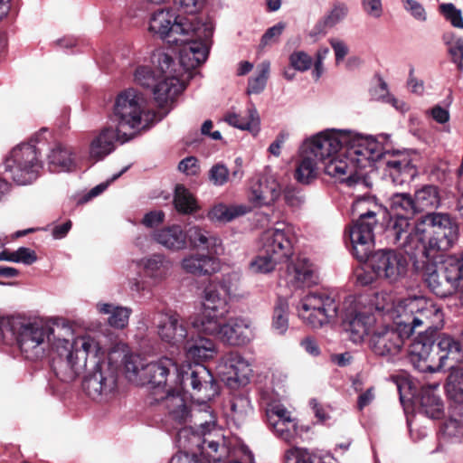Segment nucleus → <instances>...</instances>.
<instances>
[{"mask_svg":"<svg viewBox=\"0 0 463 463\" xmlns=\"http://www.w3.org/2000/svg\"><path fill=\"white\" fill-rule=\"evenodd\" d=\"M7 325L16 345L27 360L52 355L51 368L59 380H70L83 366L86 357L96 351L89 333L77 334L63 318L52 322L27 317H12Z\"/></svg>","mask_w":463,"mask_h":463,"instance_id":"nucleus-1","label":"nucleus"},{"mask_svg":"<svg viewBox=\"0 0 463 463\" xmlns=\"http://www.w3.org/2000/svg\"><path fill=\"white\" fill-rule=\"evenodd\" d=\"M414 197L395 193L390 198L391 217L385 229L389 243L402 249L411 259L419 256L434 259L439 251L449 250L458 237V227L446 213H432L412 226L409 221L417 209Z\"/></svg>","mask_w":463,"mask_h":463,"instance_id":"nucleus-2","label":"nucleus"},{"mask_svg":"<svg viewBox=\"0 0 463 463\" xmlns=\"http://www.w3.org/2000/svg\"><path fill=\"white\" fill-rule=\"evenodd\" d=\"M381 157L382 146L372 137L347 129L320 131V161L325 174L348 186L363 183V170Z\"/></svg>","mask_w":463,"mask_h":463,"instance_id":"nucleus-3","label":"nucleus"},{"mask_svg":"<svg viewBox=\"0 0 463 463\" xmlns=\"http://www.w3.org/2000/svg\"><path fill=\"white\" fill-rule=\"evenodd\" d=\"M182 390L175 387L154 398L164 411L163 425L166 431H176V442L180 449H193L200 447L203 451L226 453L222 443V434L216 429L211 410L205 407L190 409Z\"/></svg>","mask_w":463,"mask_h":463,"instance_id":"nucleus-4","label":"nucleus"},{"mask_svg":"<svg viewBox=\"0 0 463 463\" xmlns=\"http://www.w3.org/2000/svg\"><path fill=\"white\" fill-rule=\"evenodd\" d=\"M187 31H191V33L184 41L174 43L179 46V62L163 51L154 52V61L158 69L164 73H170L166 74V88H163L164 84L157 87L156 94L160 99L175 97L183 91L186 80L191 78V71L205 62L208 58L213 33V24L194 18V24Z\"/></svg>","mask_w":463,"mask_h":463,"instance_id":"nucleus-5","label":"nucleus"},{"mask_svg":"<svg viewBox=\"0 0 463 463\" xmlns=\"http://www.w3.org/2000/svg\"><path fill=\"white\" fill-rule=\"evenodd\" d=\"M377 223L376 213L367 210L359 214L358 220L346 232L354 256L359 261L369 260L373 271L378 278L396 282L408 269L407 258L394 250H380L372 253L374 246L373 228Z\"/></svg>","mask_w":463,"mask_h":463,"instance_id":"nucleus-6","label":"nucleus"},{"mask_svg":"<svg viewBox=\"0 0 463 463\" xmlns=\"http://www.w3.org/2000/svg\"><path fill=\"white\" fill-rule=\"evenodd\" d=\"M408 356L415 369L435 373L447 367L455 368L463 361L460 343L448 335H441L436 343L435 335L420 333L410 345Z\"/></svg>","mask_w":463,"mask_h":463,"instance_id":"nucleus-7","label":"nucleus"},{"mask_svg":"<svg viewBox=\"0 0 463 463\" xmlns=\"http://www.w3.org/2000/svg\"><path fill=\"white\" fill-rule=\"evenodd\" d=\"M125 369L130 382L148 385L155 397L177 387L180 365L172 358L164 356L146 363L139 355H130L126 359Z\"/></svg>","mask_w":463,"mask_h":463,"instance_id":"nucleus-8","label":"nucleus"},{"mask_svg":"<svg viewBox=\"0 0 463 463\" xmlns=\"http://www.w3.org/2000/svg\"><path fill=\"white\" fill-rule=\"evenodd\" d=\"M153 118L145 98L137 90L130 88L117 96L111 120L121 143L129 141L140 130L149 128Z\"/></svg>","mask_w":463,"mask_h":463,"instance_id":"nucleus-9","label":"nucleus"},{"mask_svg":"<svg viewBox=\"0 0 463 463\" xmlns=\"http://www.w3.org/2000/svg\"><path fill=\"white\" fill-rule=\"evenodd\" d=\"M90 337L96 345V351L88 355L84 364L76 375L70 380H61L64 383L74 381L88 367V364H92L93 368L88 372L82 381L83 392L94 401H103L108 399L116 390L117 375L109 364L105 361L106 349L96 338L90 334Z\"/></svg>","mask_w":463,"mask_h":463,"instance_id":"nucleus-10","label":"nucleus"},{"mask_svg":"<svg viewBox=\"0 0 463 463\" xmlns=\"http://www.w3.org/2000/svg\"><path fill=\"white\" fill-rule=\"evenodd\" d=\"M399 324L411 335L420 326L425 328L423 333L435 335L444 324V314L439 305L424 297H413L401 299L394 308Z\"/></svg>","mask_w":463,"mask_h":463,"instance_id":"nucleus-11","label":"nucleus"},{"mask_svg":"<svg viewBox=\"0 0 463 463\" xmlns=\"http://www.w3.org/2000/svg\"><path fill=\"white\" fill-rule=\"evenodd\" d=\"M267 423L272 433L280 440L291 444L309 440L314 431L309 425H300L292 412L280 402H271L265 409Z\"/></svg>","mask_w":463,"mask_h":463,"instance_id":"nucleus-12","label":"nucleus"},{"mask_svg":"<svg viewBox=\"0 0 463 463\" xmlns=\"http://www.w3.org/2000/svg\"><path fill=\"white\" fill-rule=\"evenodd\" d=\"M177 387L182 391H192L191 395L198 407L211 410L208 402L218 394V385L214 378L204 365L200 363L180 365Z\"/></svg>","mask_w":463,"mask_h":463,"instance_id":"nucleus-13","label":"nucleus"},{"mask_svg":"<svg viewBox=\"0 0 463 463\" xmlns=\"http://www.w3.org/2000/svg\"><path fill=\"white\" fill-rule=\"evenodd\" d=\"M5 169L17 184H32L37 179L42 169L37 147L31 143L15 146L5 159Z\"/></svg>","mask_w":463,"mask_h":463,"instance_id":"nucleus-14","label":"nucleus"},{"mask_svg":"<svg viewBox=\"0 0 463 463\" xmlns=\"http://www.w3.org/2000/svg\"><path fill=\"white\" fill-rule=\"evenodd\" d=\"M194 19H188L177 14L172 7L161 8L155 11L148 23V32L159 39L174 44L184 41L191 33L187 31Z\"/></svg>","mask_w":463,"mask_h":463,"instance_id":"nucleus-15","label":"nucleus"},{"mask_svg":"<svg viewBox=\"0 0 463 463\" xmlns=\"http://www.w3.org/2000/svg\"><path fill=\"white\" fill-rule=\"evenodd\" d=\"M395 326L376 325L370 337V347L378 356H393L402 350L404 340L411 334L404 326L399 324V317L394 319Z\"/></svg>","mask_w":463,"mask_h":463,"instance_id":"nucleus-16","label":"nucleus"},{"mask_svg":"<svg viewBox=\"0 0 463 463\" xmlns=\"http://www.w3.org/2000/svg\"><path fill=\"white\" fill-rule=\"evenodd\" d=\"M367 301L366 297L359 296L354 298L355 307L346 311L343 321V326L348 334L350 340L354 344H360L364 336L372 334L378 323V318L370 313L366 307H361Z\"/></svg>","mask_w":463,"mask_h":463,"instance_id":"nucleus-17","label":"nucleus"},{"mask_svg":"<svg viewBox=\"0 0 463 463\" xmlns=\"http://www.w3.org/2000/svg\"><path fill=\"white\" fill-rule=\"evenodd\" d=\"M218 372L222 381L233 388L236 385L247 384L252 370L250 363L241 354L230 352L222 357Z\"/></svg>","mask_w":463,"mask_h":463,"instance_id":"nucleus-18","label":"nucleus"},{"mask_svg":"<svg viewBox=\"0 0 463 463\" xmlns=\"http://www.w3.org/2000/svg\"><path fill=\"white\" fill-rule=\"evenodd\" d=\"M281 187L272 175H263L251 179L248 192V201L260 208L273 204L280 196Z\"/></svg>","mask_w":463,"mask_h":463,"instance_id":"nucleus-19","label":"nucleus"},{"mask_svg":"<svg viewBox=\"0 0 463 463\" xmlns=\"http://www.w3.org/2000/svg\"><path fill=\"white\" fill-rule=\"evenodd\" d=\"M157 334L161 340L170 345H183L188 335L185 320L175 312L159 313L156 319Z\"/></svg>","mask_w":463,"mask_h":463,"instance_id":"nucleus-20","label":"nucleus"},{"mask_svg":"<svg viewBox=\"0 0 463 463\" xmlns=\"http://www.w3.org/2000/svg\"><path fill=\"white\" fill-rule=\"evenodd\" d=\"M261 241V250L280 262L288 260L293 254L288 229L274 228L268 230L263 233Z\"/></svg>","mask_w":463,"mask_h":463,"instance_id":"nucleus-21","label":"nucleus"},{"mask_svg":"<svg viewBox=\"0 0 463 463\" xmlns=\"http://www.w3.org/2000/svg\"><path fill=\"white\" fill-rule=\"evenodd\" d=\"M424 280L429 288L439 298L452 295L458 288V282L446 260L439 268H428Z\"/></svg>","mask_w":463,"mask_h":463,"instance_id":"nucleus-22","label":"nucleus"},{"mask_svg":"<svg viewBox=\"0 0 463 463\" xmlns=\"http://www.w3.org/2000/svg\"><path fill=\"white\" fill-rule=\"evenodd\" d=\"M151 286H157L166 280L172 269L171 260L164 253H153L137 261Z\"/></svg>","mask_w":463,"mask_h":463,"instance_id":"nucleus-23","label":"nucleus"},{"mask_svg":"<svg viewBox=\"0 0 463 463\" xmlns=\"http://www.w3.org/2000/svg\"><path fill=\"white\" fill-rule=\"evenodd\" d=\"M317 155L318 133H316L306 138L299 147L301 160L295 173V177L299 183L308 184L315 178Z\"/></svg>","mask_w":463,"mask_h":463,"instance_id":"nucleus-24","label":"nucleus"},{"mask_svg":"<svg viewBox=\"0 0 463 463\" xmlns=\"http://www.w3.org/2000/svg\"><path fill=\"white\" fill-rule=\"evenodd\" d=\"M213 251L204 253H190L181 260V268L186 273L194 276H206L216 273L221 269L218 258L214 257Z\"/></svg>","mask_w":463,"mask_h":463,"instance_id":"nucleus-25","label":"nucleus"},{"mask_svg":"<svg viewBox=\"0 0 463 463\" xmlns=\"http://www.w3.org/2000/svg\"><path fill=\"white\" fill-rule=\"evenodd\" d=\"M253 327L247 318L226 319L221 341L230 345H244L253 338Z\"/></svg>","mask_w":463,"mask_h":463,"instance_id":"nucleus-26","label":"nucleus"},{"mask_svg":"<svg viewBox=\"0 0 463 463\" xmlns=\"http://www.w3.org/2000/svg\"><path fill=\"white\" fill-rule=\"evenodd\" d=\"M151 241L170 252L185 250L184 230L179 224H171L154 230L151 233Z\"/></svg>","mask_w":463,"mask_h":463,"instance_id":"nucleus-27","label":"nucleus"},{"mask_svg":"<svg viewBox=\"0 0 463 463\" xmlns=\"http://www.w3.org/2000/svg\"><path fill=\"white\" fill-rule=\"evenodd\" d=\"M45 162L52 173L71 172L75 168V159L71 149L61 143H54L48 148Z\"/></svg>","mask_w":463,"mask_h":463,"instance_id":"nucleus-28","label":"nucleus"},{"mask_svg":"<svg viewBox=\"0 0 463 463\" xmlns=\"http://www.w3.org/2000/svg\"><path fill=\"white\" fill-rule=\"evenodd\" d=\"M152 62L155 66L156 71H152L150 67L141 65L138 66L134 73V79L135 81L141 85L144 88H149L152 89L155 99L158 102H167L169 99H173L175 97H167L166 99H160L158 95L156 94V90L159 85L164 84V89L166 88V84H165V81H168L167 80V73L162 72L154 61V54L152 55Z\"/></svg>","mask_w":463,"mask_h":463,"instance_id":"nucleus-29","label":"nucleus"},{"mask_svg":"<svg viewBox=\"0 0 463 463\" xmlns=\"http://www.w3.org/2000/svg\"><path fill=\"white\" fill-rule=\"evenodd\" d=\"M184 235L185 249L189 244L194 249H203L208 251H213L215 254L219 253L222 241L208 230L199 225H193L187 230H184Z\"/></svg>","mask_w":463,"mask_h":463,"instance_id":"nucleus-30","label":"nucleus"},{"mask_svg":"<svg viewBox=\"0 0 463 463\" xmlns=\"http://www.w3.org/2000/svg\"><path fill=\"white\" fill-rule=\"evenodd\" d=\"M312 265L308 260L298 259L295 262L288 265L283 279L289 287L298 288L302 287H311L313 280Z\"/></svg>","mask_w":463,"mask_h":463,"instance_id":"nucleus-31","label":"nucleus"},{"mask_svg":"<svg viewBox=\"0 0 463 463\" xmlns=\"http://www.w3.org/2000/svg\"><path fill=\"white\" fill-rule=\"evenodd\" d=\"M116 141L121 142L117 129H113L110 127L104 128L94 137L90 144V158L94 161L102 160L114 151Z\"/></svg>","mask_w":463,"mask_h":463,"instance_id":"nucleus-32","label":"nucleus"},{"mask_svg":"<svg viewBox=\"0 0 463 463\" xmlns=\"http://www.w3.org/2000/svg\"><path fill=\"white\" fill-rule=\"evenodd\" d=\"M226 318L227 314L203 309L201 315L193 321L192 325L199 334L221 339Z\"/></svg>","mask_w":463,"mask_h":463,"instance_id":"nucleus-33","label":"nucleus"},{"mask_svg":"<svg viewBox=\"0 0 463 463\" xmlns=\"http://www.w3.org/2000/svg\"><path fill=\"white\" fill-rule=\"evenodd\" d=\"M228 297L219 288L216 281L213 280L203 288L202 295L203 309L228 315Z\"/></svg>","mask_w":463,"mask_h":463,"instance_id":"nucleus-34","label":"nucleus"},{"mask_svg":"<svg viewBox=\"0 0 463 463\" xmlns=\"http://www.w3.org/2000/svg\"><path fill=\"white\" fill-rule=\"evenodd\" d=\"M438 386L439 383H433L423 386L420 390V412L430 419H439L444 414V404L441 399L435 393Z\"/></svg>","mask_w":463,"mask_h":463,"instance_id":"nucleus-35","label":"nucleus"},{"mask_svg":"<svg viewBox=\"0 0 463 463\" xmlns=\"http://www.w3.org/2000/svg\"><path fill=\"white\" fill-rule=\"evenodd\" d=\"M386 172L397 185L411 181L417 174L415 166L408 157H393L386 161Z\"/></svg>","mask_w":463,"mask_h":463,"instance_id":"nucleus-36","label":"nucleus"},{"mask_svg":"<svg viewBox=\"0 0 463 463\" xmlns=\"http://www.w3.org/2000/svg\"><path fill=\"white\" fill-rule=\"evenodd\" d=\"M441 433L445 439L451 442L463 439V405H452L450 416L441 427Z\"/></svg>","mask_w":463,"mask_h":463,"instance_id":"nucleus-37","label":"nucleus"},{"mask_svg":"<svg viewBox=\"0 0 463 463\" xmlns=\"http://www.w3.org/2000/svg\"><path fill=\"white\" fill-rule=\"evenodd\" d=\"M99 313L107 315L108 323L110 326L117 329L125 328L132 314V309L128 307L116 306L111 303L99 302L96 305Z\"/></svg>","mask_w":463,"mask_h":463,"instance_id":"nucleus-38","label":"nucleus"},{"mask_svg":"<svg viewBox=\"0 0 463 463\" xmlns=\"http://www.w3.org/2000/svg\"><path fill=\"white\" fill-rule=\"evenodd\" d=\"M335 290L320 288V326L336 322L339 304Z\"/></svg>","mask_w":463,"mask_h":463,"instance_id":"nucleus-39","label":"nucleus"},{"mask_svg":"<svg viewBox=\"0 0 463 463\" xmlns=\"http://www.w3.org/2000/svg\"><path fill=\"white\" fill-rule=\"evenodd\" d=\"M224 121L241 130H249L252 133H258L260 130V118L253 104L248 107L247 117H241L235 112H228L224 117Z\"/></svg>","mask_w":463,"mask_h":463,"instance_id":"nucleus-40","label":"nucleus"},{"mask_svg":"<svg viewBox=\"0 0 463 463\" xmlns=\"http://www.w3.org/2000/svg\"><path fill=\"white\" fill-rule=\"evenodd\" d=\"M298 317L311 327H316L318 315V294L311 292L303 297L298 307Z\"/></svg>","mask_w":463,"mask_h":463,"instance_id":"nucleus-41","label":"nucleus"},{"mask_svg":"<svg viewBox=\"0 0 463 463\" xmlns=\"http://www.w3.org/2000/svg\"><path fill=\"white\" fill-rule=\"evenodd\" d=\"M186 355L194 359L195 363L212 359L216 354L215 344L208 338H199L194 342H188L186 346Z\"/></svg>","mask_w":463,"mask_h":463,"instance_id":"nucleus-42","label":"nucleus"},{"mask_svg":"<svg viewBox=\"0 0 463 463\" xmlns=\"http://www.w3.org/2000/svg\"><path fill=\"white\" fill-rule=\"evenodd\" d=\"M246 205H226L224 203L215 204L208 213L207 217L212 222H229L236 217L241 216L249 212Z\"/></svg>","mask_w":463,"mask_h":463,"instance_id":"nucleus-43","label":"nucleus"},{"mask_svg":"<svg viewBox=\"0 0 463 463\" xmlns=\"http://www.w3.org/2000/svg\"><path fill=\"white\" fill-rule=\"evenodd\" d=\"M414 203L417 213L437 208L440 199L435 185H424L414 194Z\"/></svg>","mask_w":463,"mask_h":463,"instance_id":"nucleus-44","label":"nucleus"},{"mask_svg":"<svg viewBox=\"0 0 463 463\" xmlns=\"http://www.w3.org/2000/svg\"><path fill=\"white\" fill-rule=\"evenodd\" d=\"M174 204L177 212L183 214L193 213L198 209L195 198L183 184L175 186Z\"/></svg>","mask_w":463,"mask_h":463,"instance_id":"nucleus-45","label":"nucleus"},{"mask_svg":"<svg viewBox=\"0 0 463 463\" xmlns=\"http://www.w3.org/2000/svg\"><path fill=\"white\" fill-rule=\"evenodd\" d=\"M272 328L283 335L288 328V302L284 298H279L274 306Z\"/></svg>","mask_w":463,"mask_h":463,"instance_id":"nucleus-46","label":"nucleus"},{"mask_svg":"<svg viewBox=\"0 0 463 463\" xmlns=\"http://www.w3.org/2000/svg\"><path fill=\"white\" fill-rule=\"evenodd\" d=\"M396 305L397 303L394 304L393 298L391 294L377 292L369 300V307H366V308L369 309L370 312L374 308L378 313L389 314L392 318L396 319V313L394 311Z\"/></svg>","mask_w":463,"mask_h":463,"instance_id":"nucleus-47","label":"nucleus"},{"mask_svg":"<svg viewBox=\"0 0 463 463\" xmlns=\"http://www.w3.org/2000/svg\"><path fill=\"white\" fill-rule=\"evenodd\" d=\"M270 63L262 61L257 68L256 73L249 79L248 94H260L266 87L269 76Z\"/></svg>","mask_w":463,"mask_h":463,"instance_id":"nucleus-48","label":"nucleus"},{"mask_svg":"<svg viewBox=\"0 0 463 463\" xmlns=\"http://www.w3.org/2000/svg\"><path fill=\"white\" fill-rule=\"evenodd\" d=\"M289 63L293 69L298 71H306L313 65V76L315 79H318V60L314 61L307 52L303 51L292 52L289 56Z\"/></svg>","mask_w":463,"mask_h":463,"instance_id":"nucleus-49","label":"nucleus"},{"mask_svg":"<svg viewBox=\"0 0 463 463\" xmlns=\"http://www.w3.org/2000/svg\"><path fill=\"white\" fill-rule=\"evenodd\" d=\"M279 262L280 261L272 258L263 250H260V252L250 260L249 269L252 273L266 274L271 272Z\"/></svg>","mask_w":463,"mask_h":463,"instance_id":"nucleus-50","label":"nucleus"},{"mask_svg":"<svg viewBox=\"0 0 463 463\" xmlns=\"http://www.w3.org/2000/svg\"><path fill=\"white\" fill-rule=\"evenodd\" d=\"M448 392L454 402L453 405H463V369L449 375Z\"/></svg>","mask_w":463,"mask_h":463,"instance_id":"nucleus-51","label":"nucleus"},{"mask_svg":"<svg viewBox=\"0 0 463 463\" xmlns=\"http://www.w3.org/2000/svg\"><path fill=\"white\" fill-rule=\"evenodd\" d=\"M316 455L306 449L292 447L283 456V463H315Z\"/></svg>","mask_w":463,"mask_h":463,"instance_id":"nucleus-52","label":"nucleus"},{"mask_svg":"<svg viewBox=\"0 0 463 463\" xmlns=\"http://www.w3.org/2000/svg\"><path fill=\"white\" fill-rule=\"evenodd\" d=\"M208 180L214 186H223L230 182V170L222 162L211 166L208 171Z\"/></svg>","mask_w":463,"mask_h":463,"instance_id":"nucleus-53","label":"nucleus"},{"mask_svg":"<svg viewBox=\"0 0 463 463\" xmlns=\"http://www.w3.org/2000/svg\"><path fill=\"white\" fill-rule=\"evenodd\" d=\"M348 14V7L345 3H335L330 11L325 15L323 24L326 27H334L342 22Z\"/></svg>","mask_w":463,"mask_h":463,"instance_id":"nucleus-54","label":"nucleus"},{"mask_svg":"<svg viewBox=\"0 0 463 463\" xmlns=\"http://www.w3.org/2000/svg\"><path fill=\"white\" fill-rule=\"evenodd\" d=\"M439 11L450 24L457 28L463 29V17L459 9L451 3L441 4Z\"/></svg>","mask_w":463,"mask_h":463,"instance_id":"nucleus-55","label":"nucleus"},{"mask_svg":"<svg viewBox=\"0 0 463 463\" xmlns=\"http://www.w3.org/2000/svg\"><path fill=\"white\" fill-rule=\"evenodd\" d=\"M241 276L237 272L225 274L220 281H216L219 288L230 298L235 296Z\"/></svg>","mask_w":463,"mask_h":463,"instance_id":"nucleus-56","label":"nucleus"},{"mask_svg":"<svg viewBox=\"0 0 463 463\" xmlns=\"http://www.w3.org/2000/svg\"><path fill=\"white\" fill-rule=\"evenodd\" d=\"M285 28L286 24L284 22H279L275 25L269 27L261 37L260 43V47L264 48L268 45L278 43Z\"/></svg>","mask_w":463,"mask_h":463,"instance_id":"nucleus-57","label":"nucleus"},{"mask_svg":"<svg viewBox=\"0 0 463 463\" xmlns=\"http://www.w3.org/2000/svg\"><path fill=\"white\" fill-rule=\"evenodd\" d=\"M404 10L409 13L416 21L424 23L428 15L424 6L416 0H402Z\"/></svg>","mask_w":463,"mask_h":463,"instance_id":"nucleus-58","label":"nucleus"},{"mask_svg":"<svg viewBox=\"0 0 463 463\" xmlns=\"http://www.w3.org/2000/svg\"><path fill=\"white\" fill-rule=\"evenodd\" d=\"M231 410L233 417L241 420L251 411L250 402L246 396H236L232 400Z\"/></svg>","mask_w":463,"mask_h":463,"instance_id":"nucleus-59","label":"nucleus"},{"mask_svg":"<svg viewBox=\"0 0 463 463\" xmlns=\"http://www.w3.org/2000/svg\"><path fill=\"white\" fill-rule=\"evenodd\" d=\"M174 2L182 12L194 14L203 10L206 0H174Z\"/></svg>","mask_w":463,"mask_h":463,"instance_id":"nucleus-60","label":"nucleus"},{"mask_svg":"<svg viewBox=\"0 0 463 463\" xmlns=\"http://www.w3.org/2000/svg\"><path fill=\"white\" fill-rule=\"evenodd\" d=\"M364 12L370 17L378 19L383 14L382 0H361Z\"/></svg>","mask_w":463,"mask_h":463,"instance_id":"nucleus-61","label":"nucleus"},{"mask_svg":"<svg viewBox=\"0 0 463 463\" xmlns=\"http://www.w3.org/2000/svg\"><path fill=\"white\" fill-rule=\"evenodd\" d=\"M457 281H463V251L458 255L450 256L446 260Z\"/></svg>","mask_w":463,"mask_h":463,"instance_id":"nucleus-62","label":"nucleus"},{"mask_svg":"<svg viewBox=\"0 0 463 463\" xmlns=\"http://www.w3.org/2000/svg\"><path fill=\"white\" fill-rule=\"evenodd\" d=\"M197 448H198V449L200 451V455H201L200 459L195 458L194 452H193V455H190L186 452H179L172 457L169 463H207V458H205L203 455L200 447H197Z\"/></svg>","mask_w":463,"mask_h":463,"instance_id":"nucleus-63","label":"nucleus"},{"mask_svg":"<svg viewBox=\"0 0 463 463\" xmlns=\"http://www.w3.org/2000/svg\"><path fill=\"white\" fill-rule=\"evenodd\" d=\"M454 62L458 63L459 70L463 69V38H458L449 48Z\"/></svg>","mask_w":463,"mask_h":463,"instance_id":"nucleus-64","label":"nucleus"}]
</instances>
